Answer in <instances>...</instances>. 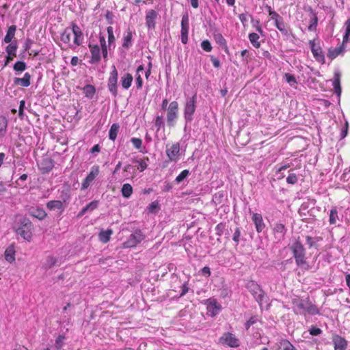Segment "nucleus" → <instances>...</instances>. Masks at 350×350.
I'll return each mask as SVG.
<instances>
[{"label": "nucleus", "instance_id": "nucleus-1", "mask_svg": "<svg viewBox=\"0 0 350 350\" xmlns=\"http://www.w3.org/2000/svg\"><path fill=\"white\" fill-rule=\"evenodd\" d=\"M12 228L16 234L23 239L28 241L31 239L33 226L29 218L23 215L16 217Z\"/></svg>", "mask_w": 350, "mask_h": 350}, {"label": "nucleus", "instance_id": "nucleus-2", "mask_svg": "<svg viewBox=\"0 0 350 350\" xmlns=\"http://www.w3.org/2000/svg\"><path fill=\"white\" fill-rule=\"evenodd\" d=\"M289 249L293 254L297 266L304 270H309L310 266L306 261V251L304 245L299 240H296L289 246Z\"/></svg>", "mask_w": 350, "mask_h": 350}, {"label": "nucleus", "instance_id": "nucleus-3", "mask_svg": "<svg viewBox=\"0 0 350 350\" xmlns=\"http://www.w3.org/2000/svg\"><path fill=\"white\" fill-rule=\"evenodd\" d=\"M246 288L252 295L254 299L262 306L264 299L266 297V293L261 286L254 280H250L246 284Z\"/></svg>", "mask_w": 350, "mask_h": 350}, {"label": "nucleus", "instance_id": "nucleus-4", "mask_svg": "<svg viewBox=\"0 0 350 350\" xmlns=\"http://www.w3.org/2000/svg\"><path fill=\"white\" fill-rule=\"evenodd\" d=\"M197 94L186 98L184 106V118L186 123L191 122L193 119V114L196 109Z\"/></svg>", "mask_w": 350, "mask_h": 350}, {"label": "nucleus", "instance_id": "nucleus-5", "mask_svg": "<svg viewBox=\"0 0 350 350\" xmlns=\"http://www.w3.org/2000/svg\"><path fill=\"white\" fill-rule=\"evenodd\" d=\"M118 72L114 65L111 66V71L110 72L109 77L107 80V88L109 92L113 97L118 96Z\"/></svg>", "mask_w": 350, "mask_h": 350}, {"label": "nucleus", "instance_id": "nucleus-6", "mask_svg": "<svg viewBox=\"0 0 350 350\" xmlns=\"http://www.w3.org/2000/svg\"><path fill=\"white\" fill-rule=\"evenodd\" d=\"M178 116V103L177 101H172L167 109V122L168 126H174Z\"/></svg>", "mask_w": 350, "mask_h": 350}, {"label": "nucleus", "instance_id": "nucleus-7", "mask_svg": "<svg viewBox=\"0 0 350 350\" xmlns=\"http://www.w3.org/2000/svg\"><path fill=\"white\" fill-rule=\"evenodd\" d=\"M145 238L142 232L137 229L129 237L128 240L124 243L125 247H133L142 242Z\"/></svg>", "mask_w": 350, "mask_h": 350}, {"label": "nucleus", "instance_id": "nucleus-8", "mask_svg": "<svg viewBox=\"0 0 350 350\" xmlns=\"http://www.w3.org/2000/svg\"><path fill=\"white\" fill-rule=\"evenodd\" d=\"M100 172L98 165H93L91 167L90 172L83 180L81 184V190H85L93 183L95 178L98 176Z\"/></svg>", "mask_w": 350, "mask_h": 350}, {"label": "nucleus", "instance_id": "nucleus-9", "mask_svg": "<svg viewBox=\"0 0 350 350\" xmlns=\"http://www.w3.org/2000/svg\"><path fill=\"white\" fill-rule=\"evenodd\" d=\"M309 44L311 49V51L312 53V55L315 59L321 63H325V55L324 53L320 46V44L318 43H315V40H310Z\"/></svg>", "mask_w": 350, "mask_h": 350}, {"label": "nucleus", "instance_id": "nucleus-10", "mask_svg": "<svg viewBox=\"0 0 350 350\" xmlns=\"http://www.w3.org/2000/svg\"><path fill=\"white\" fill-rule=\"evenodd\" d=\"M219 342L230 347H237L239 346V340L230 332L224 333L219 338Z\"/></svg>", "mask_w": 350, "mask_h": 350}, {"label": "nucleus", "instance_id": "nucleus-11", "mask_svg": "<svg viewBox=\"0 0 350 350\" xmlns=\"http://www.w3.org/2000/svg\"><path fill=\"white\" fill-rule=\"evenodd\" d=\"M189 28V19L187 13L182 16L181 20V42L183 44H187L188 42V32Z\"/></svg>", "mask_w": 350, "mask_h": 350}, {"label": "nucleus", "instance_id": "nucleus-12", "mask_svg": "<svg viewBox=\"0 0 350 350\" xmlns=\"http://www.w3.org/2000/svg\"><path fill=\"white\" fill-rule=\"evenodd\" d=\"M88 46L91 53L89 63L91 64H98L101 59L100 48L98 44H92V43H89Z\"/></svg>", "mask_w": 350, "mask_h": 350}, {"label": "nucleus", "instance_id": "nucleus-13", "mask_svg": "<svg viewBox=\"0 0 350 350\" xmlns=\"http://www.w3.org/2000/svg\"><path fill=\"white\" fill-rule=\"evenodd\" d=\"M309 301L307 299H295L293 300V310L297 314L306 313V308Z\"/></svg>", "mask_w": 350, "mask_h": 350}, {"label": "nucleus", "instance_id": "nucleus-14", "mask_svg": "<svg viewBox=\"0 0 350 350\" xmlns=\"http://www.w3.org/2000/svg\"><path fill=\"white\" fill-rule=\"evenodd\" d=\"M72 35H74L73 43L76 46H81L83 42V33L81 28L75 23H72Z\"/></svg>", "mask_w": 350, "mask_h": 350}, {"label": "nucleus", "instance_id": "nucleus-15", "mask_svg": "<svg viewBox=\"0 0 350 350\" xmlns=\"http://www.w3.org/2000/svg\"><path fill=\"white\" fill-rule=\"evenodd\" d=\"M158 12L154 10H147L146 12V25L148 29H154L156 25V19Z\"/></svg>", "mask_w": 350, "mask_h": 350}, {"label": "nucleus", "instance_id": "nucleus-16", "mask_svg": "<svg viewBox=\"0 0 350 350\" xmlns=\"http://www.w3.org/2000/svg\"><path fill=\"white\" fill-rule=\"evenodd\" d=\"M54 167V161L49 157L43 158L38 164V167L42 174H47L51 172Z\"/></svg>", "mask_w": 350, "mask_h": 350}, {"label": "nucleus", "instance_id": "nucleus-17", "mask_svg": "<svg viewBox=\"0 0 350 350\" xmlns=\"http://www.w3.org/2000/svg\"><path fill=\"white\" fill-rule=\"evenodd\" d=\"M221 306L216 299H209L207 304V314L211 317H215L221 310Z\"/></svg>", "mask_w": 350, "mask_h": 350}, {"label": "nucleus", "instance_id": "nucleus-18", "mask_svg": "<svg viewBox=\"0 0 350 350\" xmlns=\"http://www.w3.org/2000/svg\"><path fill=\"white\" fill-rule=\"evenodd\" d=\"M166 154L171 161H176L180 152L179 143H175L171 146L170 148H167Z\"/></svg>", "mask_w": 350, "mask_h": 350}, {"label": "nucleus", "instance_id": "nucleus-19", "mask_svg": "<svg viewBox=\"0 0 350 350\" xmlns=\"http://www.w3.org/2000/svg\"><path fill=\"white\" fill-rule=\"evenodd\" d=\"M28 213L35 217V218H37L39 220H42L44 219L47 214L45 212V211L41 208V207H39V206H31L29 209H28Z\"/></svg>", "mask_w": 350, "mask_h": 350}, {"label": "nucleus", "instance_id": "nucleus-20", "mask_svg": "<svg viewBox=\"0 0 350 350\" xmlns=\"http://www.w3.org/2000/svg\"><path fill=\"white\" fill-rule=\"evenodd\" d=\"M287 229L283 224L278 223L273 228L275 238L278 241L283 240L286 233Z\"/></svg>", "mask_w": 350, "mask_h": 350}, {"label": "nucleus", "instance_id": "nucleus-21", "mask_svg": "<svg viewBox=\"0 0 350 350\" xmlns=\"http://www.w3.org/2000/svg\"><path fill=\"white\" fill-rule=\"evenodd\" d=\"M345 44L342 43V44L336 48H329L328 49V53L327 54V56L329 59L331 60H333L336 57H338L340 55H343L345 51Z\"/></svg>", "mask_w": 350, "mask_h": 350}, {"label": "nucleus", "instance_id": "nucleus-22", "mask_svg": "<svg viewBox=\"0 0 350 350\" xmlns=\"http://www.w3.org/2000/svg\"><path fill=\"white\" fill-rule=\"evenodd\" d=\"M252 221L255 225L256 230L258 232H261L265 228L262 217L260 213H253L252 217Z\"/></svg>", "mask_w": 350, "mask_h": 350}, {"label": "nucleus", "instance_id": "nucleus-23", "mask_svg": "<svg viewBox=\"0 0 350 350\" xmlns=\"http://www.w3.org/2000/svg\"><path fill=\"white\" fill-rule=\"evenodd\" d=\"M46 208L50 211H59V213H62L66 207L65 204H63V202L60 200H51L49 201L46 204Z\"/></svg>", "mask_w": 350, "mask_h": 350}, {"label": "nucleus", "instance_id": "nucleus-24", "mask_svg": "<svg viewBox=\"0 0 350 350\" xmlns=\"http://www.w3.org/2000/svg\"><path fill=\"white\" fill-rule=\"evenodd\" d=\"M334 350H346L347 341L342 337L336 335L333 337Z\"/></svg>", "mask_w": 350, "mask_h": 350}, {"label": "nucleus", "instance_id": "nucleus-25", "mask_svg": "<svg viewBox=\"0 0 350 350\" xmlns=\"http://www.w3.org/2000/svg\"><path fill=\"white\" fill-rule=\"evenodd\" d=\"M31 76L29 72H25L23 78L15 77L14 83L22 87H29L31 85Z\"/></svg>", "mask_w": 350, "mask_h": 350}, {"label": "nucleus", "instance_id": "nucleus-26", "mask_svg": "<svg viewBox=\"0 0 350 350\" xmlns=\"http://www.w3.org/2000/svg\"><path fill=\"white\" fill-rule=\"evenodd\" d=\"M274 24H275V27H277V29L281 32L282 34H283L284 36H286L287 37L289 36V35H290L289 28L285 24L282 17L276 20L274 22Z\"/></svg>", "mask_w": 350, "mask_h": 350}, {"label": "nucleus", "instance_id": "nucleus-27", "mask_svg": "<svg viewBox=\"0 0 350 350\" xmlns=\"http://www.w3.org/2000/svg\"><path fill=\"white\" fill-rule=\"evenodd\" d=\"M98 206V200H93L89 204H88L85 207H83L78 213L77 217H81L83 216L87 212H92L96 208H97Z\"/></svg>", "mask_w": 350, "mask_h": 350}, {"label": "nucleus", "instance_id": "nucleus-28", "mask_svg": "<svg viewBox=\"0 0 350 350\" xmlns=\"http://www.w3.org/2000/svg\"><path fill=\"white\" fill-rule=\"evenodd\" d=\"M340 73L339 72H335L334 76V81L332 83L333 88L335 93L338 96H340L342 89L340 86Z\"/></svg>", "mask_w": 350, "mask_h": 350}, {"label": "nucleus", "instance_id": "nucleus-29", "mask_svg": "<svg viewBox=\"0 0 350 350\" xmlns=\"http://www.w3.org/2000/svg\"><path fill=\"white\" fill-rule=\"evenodd\" d=\"M133 80V77L131 74H130L129 72L124 74L121 77V79H120V83H121L122 87L125 90L129 89L132 84Z\"/></svg>", "mask_w": 350, "mask_h": 350}, {"label": "nucleus", "instance_id": "nucleus-30", "mask_svg": "<svg viewBox=\"0 0 350 350\" xmlns=\"http://www.w3.org/2000/svg\"><path fill=\"white\" fill-rule=\"evenodd\" d=\"M133 33L131 29H128L123 38L122 46L125 49H129L132 46Z\"/></svg>", "mask_w": 350, "mask_h": 350}, {"label": "nucleus", "instance_id": "nucleus-31", "mask_svg": "<svg viewBox=\"0 0 350 350\" xmlns=\"http://www.w3.org/2000/svg\"><path fill=\"white\" fill-rule=\"evenodd\" d=\"M310 11L312 14V17L310 18V25L308 27V29L310 31H314L317 29V26L318 24V17L316 12H314L312 8H310Z\"/></svg>", "mask_w": 350, "mask_h": 350}, {"label": "nucleus", "instance_id": "nucleus-32", "mask_svg": "<svg viewBox=\"0 0 350 350\" xmlns=\"http://www.w3.org/2000/svg\"><path fill=\"white\" fill-rule=\"evenodd\" d=\"M16 30V25H13L8 27L6 35L3 38V42L5 43H10L11 42H12V40L15 36Z\"/></svg>", "mask_w": 350, "mask_h": 350}, {"label": "nucleus", "instance_id": "nucleus-33", "mask_svg": "<svg viewBox=\"0 0 350 350\" xmlns=\"http://www.w3.org/2000/svg\"><path fill=\"white\" fill-rule=\"evenodd\" d=\"M72 36V27H66L61 34V40L65 43L70 45Z\"/></svg>", "mask_w": 350, "mask_h": 350}, {"label": "nucleus", "instance_id": "nucleus-34", "mask_svg": "<svg viewBox=\"0 0 350 350\" xmlns=\"http://www.w3.org/2000/svg\"><path fill=\"white\" fill-rule=\"evenodd\" d=\"M225 191H219L213 195L212 201L215 205H219L224 203L225 200Z\"/></svg>", "mask_w": 350, "mask_h": 350}, {"label": "nucleus", "instance_id": "nucleus-35", "mask_svg": "<svg viewBox=\"0 0 350 350\" xmlns=\"http://www.w3.org/2000/svg\"><path fill=\"white\" fill-rule=\"evenodd\" d=\"M124 172L126 174V179L129 178H133L136 176V168L131 164H126L124 167Z\"/></svg>", "mask_w": 350, "mask_h": 350}, {"label": "nucleus", "instance_id": "nucleus-36", "mask_svg": "<svg viewBox=\"0 0 350 350\" xmlns=\"http://www.w3.org/2000/svg\"><path fill=\"white\" fill-rule=\"evenodd\" d=\"M306 243L308 245L309 248H311V247L318 248V247H319L318 242L322 241L323 239L320 237H317L313 238L310 236H307L306 237Z\"/></svg>", "mask_w": 350, "mask_h": 350}, {"label": "nucleus", "instance_id": "nucleus-37", "mask_svg": "<svg viewBox=\"0 0 350 350\" xmlns=\"http://www.w3.org/2000/svg\"><path fill=\"white\" fill-rule=\"evenodd\" d=\"M15 250L13 245L9 246L5 252V258L9 262H12L15 260Z\"/></svg>", "mask_w": 350, "mask_h": 350}, {"label": "nucleus", "instance_id": "nucleus-38", "mask_svg": "<svg viewBox=\"0 0 350 350\" xmlns=\"http://www.w3.org/2000/svg\"><path fill=\"white\" fill-rule=\"evenodd\" d=\"M120 125L118 123H114L111 126L109 131V138L112 141H115L119 132Z\"/></svg>", "mask_w": 350, "mask_h": 350}, {"label": "nucleus", "instance_id": "nucleus-39", "mask_svg": "<svg viewBox=\"0 0 350 350\" xmlns=\"http://www.w3.org/2000/svg\"><path fill=\"white\" fill-rule=\"evenodd\" d=\"M83 92L86 97L91 99L96 92V89L94 85L88 84L83 88Z\"/></svg>", "mask_w": 350, "mask_h": 350}, {"label": "nucleus", "instance_id": "nucleus-40", "mask_svg": "<svg viewBox=\"0 0 350 350\" xmlns=\"http://www.w3.org/2000/svg\"><path fill=\"white\" fill-rule=\"evenodd\" d=\"M99 41L101 46L100 52H102L103 58L107 59L108 54L107 46L106 44L105 36H103L101 33L99 34Z\"/></svg>", "mask_w": 350, "mask_h": 350}, {"label": "nucleus", "instance_id": "nucleus-41", "mask_svg": "<svg viewBox=\"0 0 350 350\" xmlns=\"http://www.w3.org/2000/svg\"><path fill=\"white\" fill-rule=\"evenodd\" d=\"M18 49V44L16 40H14L13 42H11L9 43V44L7 46L5 49V51L8 53V55L16 56V52Z\"/></svg>", "mask_w": 350, "mask_h": 350}, {"label": "nucleus", "instance_id": "nucleus-42", "mask_svg": "<svg viewBox=\"0 0 350 350\" xmlns=\"http://www.w3.org/2000/svg\"><path fill=\"white\" fill-rule=\"evenodd\" d=\"M113 231L111 229H108L107 230H101L99 233V239L103 243H106L110 240V237Z\"/></svg>", "mask_w": 350, "mask_h": 350}, {"label": "nucleus", "instance_id": "nucleus-43", "mask_svg": "<svg viewBox=\"0 0 350 350\" xmlns=\"http://www.w3.org/2000/svg\"><path fill=\"white\" fill-rule=\"evenodd\" d=\"M107 31L108 33V47L109 49L111 50V47L113 46V47H115V36L113 35V29L111 26H109L107 28Z\"/></svg>", "mask_w": 350, "mask_h": 350}, {"label": "nucleus", "instance_id": "nucleus-44", "mask_svg": "<svg viewBox=\"0 0 350 350\" xmlns=\"http://www.w3.org/2000/svg\"><path fill=\"white\" fill-rule=\"evenodd\" d=\"M121 193L124 198H129L133 193L132 186L129 183L124 184L121 189Z\"/></svg>", "mask_w": 350, "mask_h": 350}, {"label": "nucleus", "instance_id": "nucleus-45", "mask_svg": "<svg viewBox=\"0 0 350 350\" xmlns=\"http://www.w3.org/2000/svg\"><path fill=\"white\" fill-rule=\"evenodd\" d=\"M8 119L4 116H0V135L3 137L7 131Z\"/></svg>", "mask_w": 350, "mask_h": 350}, {"label": "nucleus", "instance_id": "nucleus-46", "mask_svg": "<svg viewBox=\"0 0 350 350\" xmlns=\"http://www.w3.org/2000/svg\"><path fill=\"white\" fill-rule=\"evenodd\" d=\"M248 38L254 47H255L256 49L260 48V42H258L260 37L256 33H250Z\"/></svg>", "mask_w": 350, "mask_h": 350}, {"label": "nucleus", "instance_id": "nucleus-47", "mask_svg": "<svg viewBox=\"0 0 350 350\" xmlns=\"http://www.w3.org/2000/svg\"><path fill=\"white\" fill-rule=\"evenodd\" d=\"M13 69L16 72H21L27 69V64L23 61H17L13 66Z\"/></svg>", "mask_w": 350, "mask_h": 350}, {"label": "nucleus", "instance_id": "nucleus-48", "mask_svg": "<svg viewBox=\"0 0 350 350\" xmlns=\"http://www.w3.org/2000/svg\"><path fill=\"white\" fill-rule=\"evenodd\" d=\"M191 174L190 172L188 170H185L178 174L175 178V182L177 184H180L184 180H185L189 175Z\"/></svg>", "mask_w": 350, "mask_h": 350}, {"label": "nucleus", "instance_id": "nucleus-49", "mask_svg": "<svg viewBox=\"0 0 350 350\" xmlns=\"http://www.w3.org/2000/svg\"><path fill=\"white\" fill-rule=\"evenodd\" d=\"M56 262H57V259L55 258H54L52 256H47L46 261L43 266H44V269H49L52 268L53 266H55Z\"/></svg>", "mask_w": 350, "mask_h": 350}, {"label": "nucleus", "instance_id": "nucleus-50", "mask_svg": "<svg viewBox=\"0 0 350 350\" xmlns=\"http://www.w3.org/2000/svg\"><path fill=\"white\" fill-rule=\"evenodd\" d=\"M345 25L346 26V29L342 40L343 44L347 43L350 38V18L346 21Z\"/></svg>", "mask_w": 350, "mask_h": 350}, {"label": "nucleus", "instance_id": "nucleus-51", "mask_svg": "<svg viewBox=\"0 0 350 350\" xmlns=\"http://www.w3.org/2000/svg\"><path fill=\"white\" fill-rule=\"evenodd\" d=\"M306 312L311 315H315L319 313V310L314 304H312L310 301H309L306 308Z\"/></svg>", "mask_w": 350, "mask_h": 350}, {"label": "nucleus", "instance_id": "nucleus-52", "mask_svg": "<svg viewBox=\"0 0 350 350\" xmlns=\"http://www.w3.org/2000/svg\"><path fill=\"white\" fill-rule=\"evenodd\" d=\"M349 131V122L347 120H345V123L340 129V140L345 138L348 134Z\"/></svg>", "mask_w": 350, "mask_h": 350}, {"label": "nucleus", "instance_id": "nucleus-53", "mask_svg": "<svg viewBox=\"0 0 350 350\" xmlns=\"http://www.w3.org/2000/svg\"><path fill=\"white\" fill-rule=\"evenodd\" d=\"M66 337L64 335H59L55 339V347L56 349H61L64 345V340Z\"/></svg>", "mask_w": 350, "mask_h": 350}, {"label": "nucleus", "instance_id": "nucleus-54", "mask_svg": "<svg viewBox=\"0 0 350 350\" xmlns=\"http://www.w3.org/2000/svg\"><path fill=\"white\" fill-rule=\"evenodd\" d=\"M337 219H338L337 209H336V208H333L330 211V214H329V221L330 224H335L336 223Z\"/></svg>", "mask_w": 350, "mask_h": 350}, {"label": "nucleus", "instance_id": "nucleus-55", "mask_svg": "<svg viewBox=\"0 0 350 350\" xmlns=\"http://www.w3.org/2000/svg\"><path fill=\"white\" fill-rule=\"evenodd\" d=\"M258 321L257 316L251 317L248 321L245 323V328L246 330H249L250 327Z\"/></svg>", "mask_w": 350, "mask_h": 350}, {"label": "nucleus", "instance_id": "nucleus-56", "mask_svg": "<svg viewBox=\"0 0 350 350\" xmlns=\"http://www.w3.org/2000/svg\"><path fill=\"white\" fill-rule=\"evenodd\" d=\"M159 209L160 206L157 201L151 202L148 206V212L152 213H157Z\"/></svg>", "mask_w": 350, "mask_h": 350}, {"label": "nucleus", "instance_id": "nucleus-57", "mask_svg": "<svg viewBox=\"0 0 350 350\" xmlns=\"http://www.w3.org/2000/svg\"><path fill=\"white\" fill-rule=\"evenodd\" d=\"M214 39H215V42L218 44H219L221 46H222L223 45H225V44L227 43L226 39L219 33L214 34Z\"/></svg>", "mask_w": 350, "mask_h": 350}, {"label": "nucleus", "instance_id": "nucleus-58", "mask_svg": "<svg viewBox=\"0 0 350 350\" xmlns=\"http://www.w3.org/2000/svg\"><path fill=\"white\" fill-rule=\"evenodd\" d=\"M225 230L226 224L224 223L221 222L218 224L215 227L216 234L219 237H221L223 234Z\"/></svg>", "mask_w": 350, "mask_h": 350}, {"label": "nucleus", "instance_id": "nucleus-59", "mask_svg": "<svg viewBox=\"0 0 350 350\" xmlns=\"http://www.w3.org/2000/svg\"><path fill=\"white\" fill-rule=\"evenodd\" d=\"M60 198H61L60 201L63 202V204L66 206L68 204V201L70 198V196L68 191H62Z\"/></svg>", "mask_w": 350, "mask_h": 350}, {"label": "nucleus", "instance_id": "nucleus-60", "mask_svg": "<svg viewBox=\"0 0 350 350\" xmlns=\"http://www.w3.org/2000/svg\"><path fill=\"white\" fill-rule=\"evenodd\" d=\"M201 47L204 51L206 52H210L212 50L211 44L208 40H203L201 42Z\"/></svg>", "mask_w": 350, "mask_h": 350}, {"label": "nucleus", "instance_id": "nucleus-61", "mask_svg": "<svg viewBox=\"0 0 350 350\" xmlns=\"http://www.w3.org/2000/svg\"><path fill=\"white\" fill-rule=\"evenodd\" d=\"M298 178L295 173L290 174L286 178V182L291 185H295L297 183Z\"/></svg>", "mask_w": 350, "mask_h": 350}, {"label": "nucleus", "instance_id": "nucleus-62", "mask_svg": "<svg viewBox=\"0 0 350 350\" xmlns=\"http://www.w3.org/2000/svg\"><path fill=\"white\" fill-rule=\"evenodd\" d=\"M131 142H132L133 145L136 149L139 150L142 148V140L141 139L137 137H132L131 139Z\"/></svg>", "mask_w": 350, "mask_h": 350}, {"label": "nucleus", "instance_id": "nucleus-63", "mask_svg": "<svg viewBox=\"0 0 350 350\" xmlns=\"http://www.w3.org/2000/svg\"><path fill=\"white\" fill-rule=\"evenodd\" d=\"M309 334L312 336H319L322 334L323 331L315 326H311V327L308 330Z\"/></svg>", "mask_w": 350, "mask_h": 350}, {"label": "nucleus", "instance_id": "nucleus-64", "mask_svg": "<svg viewBox=\"0 0 350 350\" xmlns=\"http://www.w3.org/2000/svg\"><path fill=\"white\" fill-rule=\"evenodd\" d=\"M285 79H286V81L291 85H294L295 83H297V81H296V79L294 75H291V74H289V73H286L285 74Z\"/></svg>", "mask_w": 350, "mask_h": 350}]
</instances>
